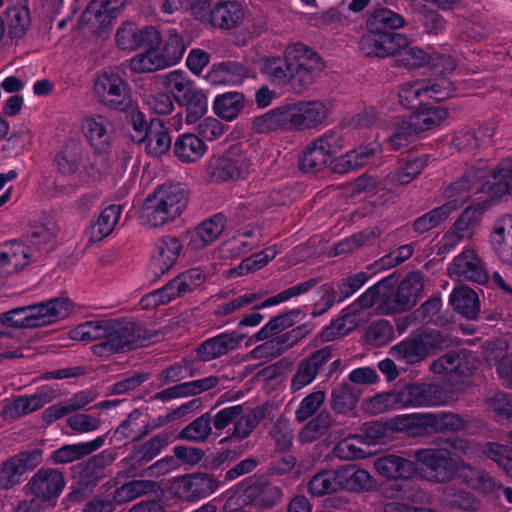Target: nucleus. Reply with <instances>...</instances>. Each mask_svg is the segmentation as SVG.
<instances>
[{
    "label": "nucleus",
    "instance_id": "obj_52",
    "mask_svg": "<svg viewBox=\"0 0 512 512\" xmlns=\"http://www.w3.org/2000/svg\"><path fill=\"white\" fill-rule=\"evenodd\" d=\"M392 124L393 132L387 139V144L391 150H399L408 146L418 134L414 131V125H412L410 118L395 117Z\"/></svg>",
    "mask_w": 512,
    "mask_h": 512
},
{
    "label": "nucleus",
    "instance_id": "obj_61",
    "mask_svg": "<svg viewBox=\"0 0 512 512\" xmlns=\"http://www.w3.org/2000/svg\"><path fill=\"white\" fill-rule=\"evenodd\" d=\"M156 488L150 480H133L123 484L114 492L113 501L117 504L132 501Z\"/></svg>",
    "mask_w": 512,
    "mask_h": 512
},
{
    "label": "nucleus",
    "instance_id": "obj_27",
    "mask_svg": "<svg viewBox=\"0 0 512 512\" xmlns=\"http://www.w3.org/2000/svg\"><path fill=\"white\" fill-rule=\"evenodd\" d=\"M183 245L175 237H164L155 243L151 263L160 274L168 272L182 255Z\"/></svg>",
    "mask_w": 512,
    "mask_h": 512
},
{
    "label": "nucleus",
    "instance_id": "obj_41",
    "mask_svg": "<svg viewBox=\"0 0 512 512\" xmlns=\"http://www.w3.org/2000/svg\"><path fill=\"white\" fill-rule=\"evenodd\" d=\"M121 212L119 205H110L103 209L88 229L89 241L98 242L109 236L118 223Z\"/></svg>",
    "mask_w": 512,
    "mask_h": 512
},
{
    "label": "nucleus",
    "instance_id": "obj_30",
    "mask_svg": "<svg viewBox=\"0 0 512 512\" xmlns=\"http://www.w3.org/2000/svg\"><path fill=\"white\" fill-rule=\"evenodd\" d=\"M157 81L169 95L173 96L177 103L184 101L185 98L199 89L187 73L180 69L159 75Z\"/></svg>",
    "mask_w": 512,
    "mask_h": 512
},
{
    "label": "nucleus",
    "instance_id": "obj_28",
    "mask_svg": "<svg viewBox=\"0 0 512 512\" xmlns=\"http://www.w3.org/2000/svg\"><path fill=\"white\" fill-rule=\"evenodd\" d=\"M250 76V70L238 62H223L213 67L205 75L208 83L214 86H235Z\"/></svg>",
    "mask_w": 512,
    "mask_h": 512
},
{
    "label": "nucleus",
    "instance_id": "obj_21",
    "mask_svg": "<svg viewBox=\"0 0 512 512\" xmlns=\"http://www.w3.org/2000/svg\"><path fill=\"white\" fill-rule=\"evenodd\" d=\"M128 0H92L82 18L100 32L124 9Z\"/></svg>",
    "mask_w": 512,
    "mask_h": 512
},
{
    "label": "nucleus",
    "instance_id": "obj_60",
    "mask_svg": "<svg viewBox=\"0 0 512 512\" xmlns=\"http://www.w3.org/2000/svg\"><path fill=\"white\" fill-rule=\"evenodd\" d=\"M429 157L427 155L409 157L401 166L391 175V181L397 184L405 185L417 177L427 166Z\"/></svg>",
    "mask_w": 512,
    "mask_h": 512
},
{
    "label": "nucleus",
    "instance_id": "obj_32",
    "mask_svg": "<svg viewBox=\"0 0 512 512\" xmlns=\"http://www.w3.org/2000/svg\"><path fill=\"white\" fill-rule=\"evenodd\" d=\"M374 469L381 476L393 480L409 479L417 470L414 462L395 454H388L376 459Z\"/></svg>",
    "mask_w": 512,
    "mask_h": 512
},
{
    "label": "nucleus",
    "instance_id": "obj_8",
    "mask_svg": "<svg viewBox=\"0 0 512 512\" xmlns=\"http://www.w3.org/2000/svg\"><path fill=\"white\" fill-rule=\"evenodd\" d=\"M54 164L59 173L66 176L75 175L84 183L95 178L99 171L87 157L82 145L75 141H67L56 153Z\"/></svg>",
    "mask_w": 512,
    "mask_h": 512
},
{
    "label": "nucleus",
    "instance_id": "obj_38",
    "mask_svg": "<svg viewBox=\"0 0 512 512\" xmlns=\"http://www.w3.org/2000/svg\"><path fill=\"white\" fill-rule=\"evenodd\" d=\"M449 112L443 106H429L412 114L409 118L418 134L442 128L448 119Z\"/></svg>",
    "mask_w": 512,
    "mask_h": 512
},
{
    "label": "nucleus",
    "instance_id": "obj_20",
    "mask_svg": "<svg viewBox=\"0 0 512 512\" xmlns=\"http://www.w3.org/2000/svg\"><path fill=\"white\" fill-rule=\"evenodd\" d=\"M31 493L42 501L59 497L65 487L63 474L51 468L38 470L27 485Z\"/></svg>",
    "mask_w": 512,
    "mask_h": 512
},
{
    "label": "nucleus",
    "instance_id": "obj_1",
    "mask_svg": "<svg viewBox=\"0 0 512 512\" xmlns=\"http://www.w3.org/2000/svg\"><path fill=\"white\" fill-rule=\"evenodd\" d=\"M416 459L423 476L428 480L446 482L459 477L483 492H489L495 487L490 476L466 466L446 449H423L417 452Z\"/></svg>",
    "mask_w": 512,
    "mask_h": 512
},
{
    "label": "nucleus",
    "instance_id": "obj_25",
    "mask_svg": "<svg viewBox=\"0 0 512 512\" xmlns=\"http://www.w3.org/2000/svg\"><path fill=\"white\" fill-rule=\"evenodd\" d=\"M424 287L423 278L418 273L409 274L398 286L394 299L387 303L386 310H405L414 306Z\"/></svg>",
    "mask_w": 512,
    "mask_h": 512
},
{
    "label": "nucleus",
    "instance_id": "obj_58",
    "mask_svg": "<svg viewBox=\"0 0 512 512\" xmlns=\"http://www.w3.org/2000/svg\"><path fill=\"white\" fill-rule=\"evenodd\" d=\"M276 255L277 249L275 247H268L259 253L245 258L237 267L230 269L229 275L231 277H239L259 270L266 266Z\"/></svg>",
    "mask_w": 512,
    "mask_h": 512
},
{
    "label": "nucleus",
    "instance_id": "obj_39",
    "mask_svg": "<svg viewBox=\"0 0 512 512\" xmlns=\"http://www.w3.org/2000/svg\"><path fill=\"white\" fill-rule=\"evenodd\" d=\"M105 437L99 436L94 440L60 447L52 453V460L56 464H66L77 461L101 448Z\"/></svg>",
    "mask_w": 512,
    "mask_h": 512
},
{
    "label": "nucleus",
    "instance_id": "obj_37",
    "mask_svg": "<svg viewBox=\"0 0 512 512\" xmlns=\"http://www.w3.org/2000/svg\"><path fill=\"white\" fill-rule=\"evenodd\" d=\"M242 337L236 333H224L206 340L198 348V357L202 361H210L238 347Z\"/></svg>",
    "mask_w": 512,
    "mask_h": 512
},
{
    "label": "nucleus",
    "instance_id": "obj_23",
    "mask_svg": "<svg viewBox=\"0 0 512 512\" xmlns=\"http://www.w3.org/2000/svg\"><path fill=\"white\" fill-rule=\"evenodd\" d=\"M485 359L494 366L500 379L512 386V340L499 339L488 345Z\"/></svg>",
    "mask_w": 512,
    "mask_h": 512
},
{
    "label": "nucleus",
    "instance_id": "obj_36",
    "mask_svg": "<svg viewBox=\"0 0 512 512\" xmlns=\"http://www.w3.org/2000/svg\"><path fill=\"white\" fill-rule=\"evenodd\" d=\"M54 397V392L47 386L41 387L34 395L29 397H20L11 405L5 407L2 414L5 418L18 417L23 414L33 412L43 407Z\"/></svg>",
    "mask_w": 512,
    "mask_h": 512
},
{
    "label": "nucleus",
    "instance_id": "obj_57",
    "mask_svg": "<svg viewBox=\"0 0 512 512\" xmlns=\"http://www.w3.org/2000/svg\"><path fill=\"white\" fill-rule=\"evenodd\" d=\"M490 206V202L484 200L474 206L467 207L453 226L458 229L466 238H471L474 234V228L478 224L481 215L486 210H488Z\"/></svg>",
    "mask_w": 512,
    "mask_h": 512
},
{
    "label": "nucleus",
    "instance_id": "obj_10",
    "mask_svg": "<svg viewBox=\"0 0 512 512\" xmlns=\"http://www.w3.org/2000/svg\"><path fill=\"white\" fill-rule=\"evenodd\" d=\"M468 181H457L451 185L445 192L446 202L430 212L422 215L414 222V229L419 233L427 232L443 221H445L449 215L459 209L468 199L469 193L464 191V186Z\"/></svg>",
    "mask_w": 512,
    "mask_h": 512
},
{
    "label": "nucleus",
    "instance_id": "obj_13",
    "mask_svg": "<svg viewBox=\"0 0 512 512\" xmlns=\"http://www.w3.org/2000/svg\"><path fill=\"white\" fill-rule=\"evenodd\" d=\"M253 129L266 133L278 129L302 131L297 102L282 104L253 120Z\"/></svg>",
    "mask_w": 512,
    "mask_h": 512
},
{
    "label": "nucleus",
    "instance_id": "obj_34",
    "mask_svg": "<svg viewBox=\"0 0 512 512\" xmlns=\"http://www.w3.org/2000/svg\"><path fill=\"white\" fill-rule=\"evenodd\" d=\"M82 132L96 153L105 152L109 145L107 121L103 116L91 115L82 120Z\"/></svg>",
    "mask_w": 512,
    "mask_h": 512
},
{
    "label": "nucleus",
    "instance_id": "obj_19",
    "mask_svg": "<svg viewBox=\"0 0 512 512\" xmlns=\"http://www.w3.org/2000/svg\"><path fill=\"white\" fill-rule=\"evenodd\" d=\"M141 327L133 322L109 321V333L105 345L112 351L120 352L145 344Z\"/></svg>",
    "mask_w": 512,
    "mask_h": 512
},
{
    "label": "nucleus",
    "instance_id": "obj_17",
    "mask_svg": "<svg viewBox=\"0 0 512 512\" xmlns=\"http://www.w3.org/2000/svg\"><path fill=\"white\" fill-rule=\"evenodd\" d=\"M437 346L435 333L422 332L393 346L390 354L397 360L416 363L423 360Z\"/></svg>",
    "mask_w": 512,
    "mask_h": 512
},
{
    "label": "nucleus",
    "instance_id": "obj_54",
    "mask_svg": "<svg viewBox=\"0 0 512 512\" xmlns=\"http://www.w3.org/2000/svg\"><path fill=\"white\" fill-rule=\"evenodd\" d=\"M178 104L185 107V122L188 125L199 122L208 111L207 96L200 88Z\"/></svg>",
    "mask_w": 512,
    "mask_h": 512
},
{
    "label": "nucleus",
    "instance_id": "obj_9",
    "mask_svg": "<svg viewBox=\"0 0 512 512\" xmlns=\"http://www.w3.org/2000/svg\"><path fill=\"white\" fill-rule=\"evenodd\" d=\"M204 281L201 270L194 268L187 270L172 279L161 289H157L141 299V306L145 309L167 304L176 298L198 288Z\"/></svg>",
    "mask_w": 512,
    "mask_h": 512
},
{
    "label": "nucleus",
    "instance_id": "obj_40",
    "mask_svg": "<svg viewBox=\"0 0 512 512\" xmlns=\"http://www.w3.org/2000/svg\"><path fill=\"white\" fill-rule=\"evenodd\" d=\"M29 248L23 243L13 241L0 247V269L5 273H13L26 266L29 262Z\"/></svg>",
    "mask_w": 512,
    "mask_h": 512
},
{
    "label": "nucleus",
    "instance_id": "obj_51",
    "mask_svg": "<svg viewBox=\"0 0 512 512\" xmlns=\"http://www.w3.org/2000/svg\"><path fill=\"white\" fill-rule=\"evenodd\" d=\"M231 159L232 171L237 180L245 179L253 171V153L244 149L240 144H234L226 150Z\"/></svg>",
    "mask_w": 512,
    "mask_h": 512
},
{
    "label": "nucleus",
    "instance_id": "obj_42",
    "mask_svg": "<svg viewBox=\"0 0 512 512\" xmlns=\"http://www.w3.org/2000/svg\"><path fill=\"white\" fill-rule=\"evenodd\" d=\"M225 228V219L221 215H215L202 222L191 234L190 245L193 249H202L214 242Z\"/></svg>",
    "mask_w": 512,
    "mask_h": 512
},
{
    "label": "nucleus",
    "instance_id": "obj_12",
    "mask_svg": "<svg viewBox=\"0 0 512 512\" xmlns=\"http://www.w3.org/2000/svg\"><path fill=\"white\" fill-rule=\"evenodd\" d=\"M447 275L455 280H467L478 284L488 281V273L478 253L465 247L456 255L447 267Z\"/></svg>",
    "mask_w": 512,
    "mask_h": 512
},
{
    "label": "nucleus",
    "instance_id": "obj_29",
    "mask_svg": "<svg viewBox=\"0 0 512 512\" xmlns=\"http://www.w3.org/2000/svg\"><path fill=\"white\" fill-rule=\"evenodd\" d=\"M479 361L474 353L469 351H460L457 354H446L435 361L432 369L436 373H456L459 375L470 374L477 369Z\"/></svg>",
    "mask_w": 512,
    "mask_h": 512
},
{
    "label": "nucleus",
    "instance_id": "obj_48",
    "mask_svg": "<svg viewBox=\"0 0 512 512\" xmlns=\"http://www.w3.org/2000/svg\"><path fill=\"white\" fill-rule=\"evenodd\" d=\"M262 74L268 80L277 85L283 86L291 83V78L285 60L279 56H263L258 60Z\"/></svg>",
    "mask_w": 512,
    "mask_h": 512
},
{
    "label": "nucleus",
    "instance_id": "obj_22",
    "mask_svg": "<svg viewBox=\"0 0 512 512\" xmlns=\"http://www.w3.org/2000/svg\"><path fill=\"white\" fill-rule=\"evenodd\" d=\"M400 61L408 67H422L429 65L433 71H454L456 62L451 56L437 53L429 54L417 47L403 49Z\"/></svg>",
    "mask_w": 512,
    "mask_h": 512
},
{
    "label": "nucleus",
    "instance_id": "obj_31",
    "mask_svg": "<svg viewBox=\"0 0 512 512\" xmlns=\"http://www.w3.org/2000/svg\"><path fill=\"white\" fill-rule=\"evenodd\" d=\"M331 359L328 347L316 351L309 359L303 361L294 375L291 383L293 391H299L313 382L319 369Z\"/></svg>",
    "mask_w": 512,
    "mask_h": 512
},
{
    "label": "nucleus",
    "instance_id": "obj_64",
    "mask_svg": "<svg viewBox=\"0 0 512 512\" xmlns=\"http://www.w3.org/2000/svg\"><path fill=\"white\" fill-rule=\"evenodd\" d=\"M339 490L341 489L338 469L320 472L309 483V491L315 496H322Z\"/></svg>",
    "mask_w": 512,
    "mask_h": 512
},
{
    "label": "nucleus",
    "instance_id": "obj_6",
    "mask_svg": "<svg viewBox=\"0 0 512 512\" xmlns=\"http://www.w3.org/2000/svg\"><path fill=\"white\" fill-rule=\"evenodd\" d=\"M284 58L291 81L303 88L311 85L323 69L318 54L302 43L289 44L284 50Z\"/></svg>",
    "mask_w": 512,
    "mask_h": 512
},
{
    "label": "nucleus",
    "instance_id": "obj_35",
    "mask_svg": "<svg viewBox=\"0 0 512 512\" xmlns=\"http://www.w3.org/2000/svg\"><path fill=\"white\" fill-rule=\"evenodd\" d=\"M340 489L350 492H363L371 490L375 480L371 474L353 464H347L338 468Z\"/></svg>",
    "mask_w": 512,
    "mask_h": 512
},
{
    "label": "nucleus",
    "instance_id": "obj_24",
    "mask_svg": "<svg viewBox=\"0 0 512 512\" xmlns=\"http://www.w3.org/2000/svg\"><path fill=\"white\" fill-rule=\"evenodd\" d=\"M492 250L499 260L512 267V215L499 217L490 234Z\"/></svg>",
    "mask_w": 512,
    "mask_h": 512
},
{
    "label": "nucleus",
    "instance_id": "obj_44",
    "mask_svg": "<svg viewBox=\"0 0 512 512\" xmlns=\"http://www.w3.org/2000/svg\"><path fill=\"white\" fill-rule=\"evenodd\" d=\"M453 308L468 319H474L479 313V300L476 292L466 285H460L450 294Z\"/></svg>",
    "mask_w": 512,
    "mask_h": 512
},
{
    "label": "nucleus",
    "instance_id": "obj_53",
    "mask_svg": "<svg viewBox=\"0 0 512 512\" xmlns=\"http://www.w3.org/2000/svg\"><path fill=\"white\" fill-rule=\"evenodd\" d=\"M425 87V79L403 83L398 92L400 105L406 109H413L423 104L427 100Z\"/></svg>",
    "mask_w": 512,
    "mask_h": 512
},
{
    "label": "nucleus",
    "instance_id": "obj_4",
    "mask_svg": "<svg viewBox=\"0 0 512 512\" xmlns=\"http://www.w3.org/2000/svg\"><path fill=\"white\" fill-rule=\"evenodd\" d=\"M71 312V301L59 298L38 305L13 309L4 313L1 321L14 327H39L65 319Z\"/></svg>",
    "mask_w": 512,
    "mask_h": 512
},
{
    "label": "nucleus",
    "instance_id": "obj_43",
    "mask_svg": "<svg viewBox=\"0 0 512 512\" xmlns=\"http://www.w3.org/2000/svg\"><path fill=\"white\" fill-rule=\"evenodd\" d=\"M297 106L301 130L322 126L328 117V106L322 101H297Z\"/></svg>",
    "mask_w": 512,
    "mask_h": 512
},
{
    "label": "nucleus",
    "instance_id": "obj_14",
    "mask_svg": "<svg viewBox=\"0 0 512 512\" xmlns=\"http://www.w3.org/2000/svg\"><path fill=\"white\" fill-rule=\"evenodd\" d=\"M408 46V39L399 33L372 32L368 30L360 42V49L368 56L388 57L401 54Z\"/></svg>",
    "mask_w": 512,
    "mask_h": 512
},
{
    "label": "nucleus",
    "instance_id": "obj_47",
    "mask_svg": "<svg viewBox=\"0 0 512 512\" xmlns=\"http://www.w3.org/2000/svg\"><path fill=\"white\" fill-rule=\"evenodd\" d=\"M244 96L240 92L230 91L217 95L213 101L214 113L226 121L234 120L243 108Z\"/></svg>",
    "mask_w": 512,
    "mask_h": 512
},
{
    "label": "nucleus",
    "instance_id": "obj_50",
    "mask_svg": "<svg viewBox=\"0 0 512 512\" xmlns=\"http://www.w3.org/2000/svg\"><path fill=\"white\" fill-rule=\"evenodd\" d=\"M168 436L161 434L151 438L141 447L135 449L125 460L133 465L141 466L158 456L163 448L167 446Z\"/></svg>",
    "mask_w": 512,
    "mask_h": 512
},
{
    "label": "nucleus",
    "instance_id": "obj_59",
    "mask_svg": "<svg viewBox=\"0 0 512 512\" xmlns=\"http://www.w3.org/2000/svg\"><path fill=\"white\" fill-rule=\"evenodd\" d=\"M434 72L439 75L432 79H425V94L427 100L435 99L436 101H442L452 97L455 87L452 81L446 76V74L452 71Z\"/></svg>",
    "mask_w": 512,
    "mask_h": 512
},
{
    "label": "nucleus",
    "instance_id": "obj_2",
    "mask_svg": "<svg viewBox=\"0 0 512 512\" xmlns=\"http://www.w3.org/2000/svg\"><path fill=\"white\" fill-rule=\"evenodd\" d=\"M460 181H468L464 191L472 195L485 194L492 203L512 194V159L502 161L496 168L479 163Z\"/></svg>",
    "mask_w": 512,
    "mask_h": 512
},
{
    "label": "nucleus",
    "instance_id": "obj_33",
    "mask_svg": "<svg viewBox=\"0 0 512 512\" xmlns=\"http://www.w3.org/2000/svg\"><path fill=\"white\" fill-rule=\"evenodd\" d=\"M208 151L207 144L196 134L179 135L173 146L175 157L182 163H195Z\"/></svg>",
    "mask_w": 512,
    "mask_h": 512
},
{
    "label": "nucleus",
    "instance_id": "obj_55",
    "mask_svg": "<svg viewBox=\"0 0 512 512\" xmlns=\"http://www.w3.org/2000/svg\"><path fill=\"white\" fill-rule=\"evenodd\" d=\"M403 17L389 9H377L367 22L368 30L372 32H389L403 27Z\"/></svg>",
    "mask_w": 512,
    "mask_h": 512
},
{
    "label": "nucleus",
    "instance_id": "obj_45",
    "mask_svg": "<svg viewBox=\"0 0 512 512\" xmlns=\"http://www.w3.org/2000/svg\"><path fill=\"white\" fill-rule=\"evenodd\" d=\"M257 244L253 229L245 227L222 244L221 253L224 257L236 258L250 252Z\"/></svg>",
    "mask_w": 512,
    "mask_h": 512
},
{
    "label": "nucleus",
    "instance_id": "obj_15",
    "mask_svg": "<svg viewBox=\"0 0 512 512\" xmlns=\"http://www.w3.org/2000/svg\"><path fill=\"white\" fill-rule=\"evenodd\" d=\"M222 483L212 475L192 474L176 479L171 491L179 498L196 501L214 493Z\"/></svg>",
    "mask_w": 512,
    "mask_h": 512
},
{
    "label": "nucleus",
    "instance_id": "obj_56",
    "mask_svg": "<svg viewBox=\"0 0 512 512\" xmlns=\"http://www.w3.org/2000/svg\"><path fill=\"white\" fill-rule=\"evenodd\" d=\"M109 333V321H87L70 331V338L76 341H94L106 339Z\"/></svg>",
    "mask_w": 512,
    "mask_h": 512
},
{
    "label": "nucleus",
    "instance_id": "obj_63",
    "mask_svg": "<svg viewBox=\"0 0 512 512\" xmlns=\"http://www.w3.org/2000/svg\"><path fill=\"white\" fill-rule=\"evenodd\" d=\"M381 146L378 142H373L365 146H360L347 152L342 157L343 165L348 170H354L368 164L379 152Z\"/></svg>",
    "mask_w": 512,
    "mask_h": 512
},
{
    "label": "nucleus",
    "instance_id": "obj_16",
    "mask_svg": "<svg viewBox=\"0 0 512 512\" xmlns=\"http://www.w3.org/2000/svg\"><path fill=\"white\" fill-rule=\"evenodd\" d=\"M401 407H431L447 404L451 396L435 384L410 385L399 393Z\"/></svg>",
    "mask_w": 512,
    "mask_h": 512
},
{
    "label": "nucleus",
    "instance_id": "obj_5",
    "mask_svg": "<svg viewBox=\"0 0 512 512\" xmlns=\"http://www.w3.org/2000/svg\"><path fill=\"white\" fill-rule=\"evenodd\" d=\"M186 44L183 37L175 30L168 32L163 47H158L156 52L138 54L129 63L130 69L135 73H147L162 70L178 64L184 56Z\"/></svg>",
    "mask_w": 512,
    "mask_h": 512
},
{
    "label": "nucleus",
    "instance_id": "obj_49",
    "mask_svg": "<svg viewBox=\"0 0 512 512\" xmlns=\"http://www.w3.org/2000/svg\"><path fill=\"white\" fill-rule=\"evenodd\" d=\"M9 33L14 38H22L31 25L30 10L26 3L9 7L6 12Z\"/></svg>",
    "mask_w": 512,
    "mask_h": 512
},
{
    "label": "nucleus",
    "instance_id": "obj_26",
    "mask_svg": "<svg viewBox=\"0 0 512 512\" xmlns=\"http://www.w3.org/2000/svg\"><path fill=\"white\" fill-rule=\"evenodd\" d=\"M244 17V9L234 1L222 0L210 10L204 24L221 29H232L239 25Z\"/></svg>",
    "mask_w": 512,
    "mask_h": 512
},
{
    "label": "nucleus",
    "instance_id": "obj_3",
    "mask_svg": "<svg viewBox=\"0 0 512 512\" xmlns=\"http://www.w3.org/2000/svg\"><path fill=\"white\" fill-rule=\"evenodd\" d=\"M187 202L188 194L181 184H164L147 197L142 216L148 225L162 226L180 216Z\"/></svg>",
    "mask_w": 512,
    "mask_h": 512
},
{
    "label": "nucleus",
    "instance_id": "obj_11",
    "mask_svg": "<svg viewBox=\"0 0 512 512\" xmlns=\"http://www.w3.org/2000/svg\"><path fill=\"white\" fill-rule=\"evenodd\" d=\"M343 146L344 141L339 133L324 134L305 148L300 159V168L306 172L320 170Z\"/></svg>",
    "mask_w": 512,
    "mask_h": 512
},
{
    "label": "nucleus",
    "instance_id": "obj_18",
    "mask_svg": "<svg viewBox=\"0 0 512 512\" xmlns=\"http://www.w3.org/2000/svg\"><path fill=\"white\" fill-rule=\"evenodd\" d=\"M42 461V453L38 449L19 453L9 459L0 468V488L9 489L19 483L20 478L28 470L33 469Z\"/></svg>",
    "mask_w": 512,
    "mask_h": 512
},
{
    "label": "nucleus",
    "instance_id": "obj_62",
    "mask_svg": "<svg viewBox=\"0 0 512 512\" xmlns=\"http://www.w3.org/2000/svg\"><path fill=\"white\" fill-rule=\"evenodd\" d=\"M150 429L142 420V415L138 411L132 412L128 418L123 421L115 431L119 439L138 440L149 433Z\"/></svg>",
    "mask_w": 512,
    "mask_h": 512
},
{
    "label": "nucleus",
    "instance_id": "obj_7",
    "mask_svg": "<svg viewBox=\"0 0 512 512\" xmlns=\"http://www.w3.org/2000/svg\"><path fill=\"white\" fill-rule=\"evenodd\" d=\"M94 94L104 106L124 111L131 105V91L118 70L109 68L99 73L94 81Z\"/></svg>",
    "mask_w": 512,
    "mask_h": 512
},
{
    "label": "nucleus",
    "instance_id": "obj_46",
    "mask_svg": "<svg viewBox=\"0 0 512 512\" xmlns=\"http://www.w3.org/2000/svg\"><path fill=\"white\" fill-rule=\"evenodd\" d=\"M146 151L151 156H161L167 153L171 147V137L161 120L154 119L150 122V132L145 137Z\"/></svg>",
    "mask_w": 512,
    "mask_h": 512
}]
</instances>
